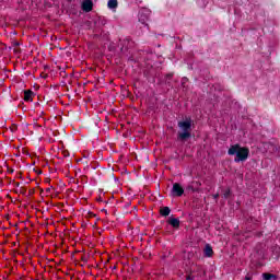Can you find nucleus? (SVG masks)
<instances>
[{"label":"nucleus","instance_id":"obj_9","mask_svg":"<svg viewBox=\"0 0 280 280\" xmlns=\"http://www.w3.org/2000/svg\"><path fill=\"white\" fill-rule=\"evenodd\" d=\"M170 213H172V209H170V207H163L160 209V214L163 218H167V215H170Z\"/></svg>","mask_w":280,"mask_h":280},{"label":"nucleus","instance_id":"obj_10","mask_svg":"<svg viewBox=\"0 0 280 280\" xmlns=\"http://www.w3.org/2000/svg\"><path fill=\"white\" fill-rule=\"evenodd\" d=\"M262 279L264 280H277V275L265 272V273H262Z\"/></svg>","mask_w":280,"mask_h":280},{"label":"nucleus","instance_id":"obj_26","mask_svg":"<svg viewBox=\"0 0 280 280\" xmlns=\"http://www.w3.org/2000/svg\"><path fill=\"white\" fill-rule=\"evenodd\" d=\"M144 78H148V72H144Z\"/></svg>","mask_w":280,"mask_h":280},{"label":"nucleus","instance_id":"obj_3","mask_svg":"<svg viewBox=\"0 0 280 280\" xmlns=\"http://www.w3.org/2000/svg\"><path fill=\"white\" fill-rule=\"evenodd\" d=\"M183 194H185V189L183 188V186H180V184L178 183L173 184L172 196L180 198Z\"/></svg>","mask_w":280,"mask_h":280},{"label":"nucleus","instance_id":"obj_19","mask_svg":"<svg viewBox=\"0 0 280 280\" xmlns=\"http://www.w3.org/2000/svg\"><path fill=\"white\" fill-rule=\"evenodd\" d=\"M173 75H174V74L168 73V74L166 75V78H168V79L171 80V78H172Z\"/></svg>","mask_w":280,"mask_h":280},{"label":"nucleus","instance_id":"obj_20","mask_svg":"<svg viewBox=\"0 0 280 280\" xmlns=\"http://www.w3.org/2000/svg\"><path fill=\"white\" fill-rule=\"evenodd\" d=\"M63 155H65V156H69V151H65V152H63Z\"/></svg>","mask_w":280,"mask_h":280},{"label":"nucleus","instance_id":"obj_4","mask_svg":"<svg viewBox=\"0 0 280 280\" xmlns=\"http://www.w3.org/2000/svg\"><path fill=\"white\" fill-rule=\"evenodd\" d=\"M150 19V10L143 9L139 12V22L145 25Z\"/></svg>","mask_w":280,"mask_h":280},{"label":"nucleus","instance_id":"obj_7","mask_svg":"<svg viewBox=\"0 0 280 280\" xmlns=\"http://www.w3.org/2000/svg\"><path fill=\"white\" fill-rule=\"evenodd\" d=\"M82 10L83 12H91L93 10V1L91 0L83 1Z\"/></svg>","mask_w":280,"mask_h":280},{"label":"nucleus","instance_id":"obj_1","mask_svg":"<svg viewBox=\"0 0 280 280\" xmlns=\"http://www.w3.org/2000/svg\"><path fill=\"white\" fill-rule=\"evenodd\" d=\"M192 124L194 120L191 117H187L185 120H179L177 122V128H179V131L177 132V141L185 143V141H189V139H191Z\"/></svg>","mask_w":280,"mask_h":280},{"label":"nucleus","instance_id":"obj_16","mask_svg":"<svg viewBox=\"0 0 280 280\" xmlns=\"http://www.w3.org/2000/svg\"><path fill=\"white\" fill-rule=\"evenodd\" d=\"M28 194H30V196H34L35 190H34V189H31V190H28Z\"/></svg>","mask_w":280,"mask_h":280},{"label":"nucleus","instance_id":"obj_13","mask_svg":"<svg viewBox=\"0 0 280 280\" xmlns=\"http://www.w3.org/2000/svg\"><path fill=\"white\" fill-rule=\"evenodd\" d=\"M223 198H225V200L229 199V198H231V189H230V188H228V189L224 190V192H223Z\"/></svg>","mask_w":280,"mask_h":280},{"label":"nucleus","instance_id":"obj_24","mask_svg":"<svg viewBox=\"0 0 280 280\" xmlns=\"http://www.w3.org/2000/svg\"><path fill=\"white\" fill-rule=\"evenodd\" d=\"M15 187H21V183H15Z\"/></svg>","mask_w":280,"mask_h":280},{"label":"nucleus","instance_id":"obj_18","mask_svg":"<svg viewBox=\"0 0 280 280\" xmlns=\"http://www.w3.org/2000/svg\"><path fill=\"white\" fill-rule=\"evenodd\" d=\"M213 198H214V200H218V198H220V195L217 194V195L213 196Z\"/></svg>","mask_w":280,"mask_h":280},{"label":"nucleus","instance_id":"obj_12","mask_svg":"<svg viewBox=\"0 0 280 280\" xmlns=\"http://www.w3.org/2000/svg\"><path fill=\"white\" fill-rule=\"evenodd\" d=\"M128 43H130V39H124L122 42H120V50L124 51L125 49H128Z\"/></svg>","mask_w":280,"mask_h":280},{"label":"nucleus","instance_id":"obj_14","mask_svg":"<svg viewBox=\"0 0 280 280\" xmlns=\"http://www.w3.org/2000/svg\"><path fill=\"white\" fill-rule=\"evenodd\" d=\"M81 261H83L84 264H86V261H89V259L86 258V256H81Z\"/></svg>","mask_w":280,"mask_h":280},{"label":"nucleus","instance_id":"obj_22","mask_svg":"<svg viewBox=\"0 0 280 280\" xmlns=\"http://www.w3.org/2000/svg\"><path fill=\"white\" fill-rule=\"evenodd\" d=\"M186 280H194L191 276H187Z\"/></svg>","mask_w":280,"mask_h":280},{"label":"nucleus","instance_id":"obj_25","mask_svg":"<svg viewBox=\"0 0 280 280\" xmlns=\"http://www.w3.org/2000/svg\"><path fill=\"white\" fill-rule=\"evenodd\" d=\"M19 45H20L19 42H16V43L14 44L15 47H19Z\"/></svg>","mask_w":280,"mask_h":280},{"label":"nucleus","instance_id":"obj_27","mask_svg":"<svg viewBox=\"0 0 280 280\" xmlns=\"http://www.w3.org/2000/svg\"><path fill=\"white\" fill-rule=\"evenodd\" d=\"M37 174H43V171H37Z\"/></svg>","mask_w":280,"mask_h":280},{"label":"nucleus","instance_id":"obj_8","mask_svg":"<svg viewBox=\"0 0 280 280\" xmlns=\"http://www.w3.org/2000/svg\"><path fill=\"white\" fill-rule=\"evenodd\" d=\"M203 253H205L206 257H213V247H211V245L207 244L203 249Z\"/></svg>","mask_w":280,"mask_h":280},{"label":"nucleus","instance_id":"obj_11","mask_svg":"<svg viewBox=\"0 0 280 280\" xmlns=\"http://www.w3.org/2000/svg\"><path fill=\"white\" fill-rule=\"evenodd\" d=\"M117 5H119L117 0H109L107 3V8H109V10H115V8H117Z\"/></svg>","mask_w":280,"mask_h":280},{"label":"nucleus","instance_id":"obj_15","mask_svg":"<svg viewBox=\"0 0 280 280\" xmlns=\"http://www.w3.org/2000/svg\"><path fill=\"white\" fill-rule=\"evenodd\" d=\"M26 191H27V189H25V188H21V189H20V194L25 195Z\"/></svg>","mask_w":280,"mask_h":280},{"label":"nucleus","instance_id":"obj_6","mask_svg":"<svg viewBox=\"0 0 280 280\" xmlns=\"http://www.w3.org/2000/svg\"><path fill=\"white\" fill-rule=\"evenodd\" d=\"M167 224H170L173 229H175L176 231H178V229H180V220L176 219V218H170L167 220Z\"/></svg>","mask_w":280,"mask_h":280},{"label":"nucleus","instance_id":"obj_23","mask_svg":"<svg viewBox=\"0 0 280 280\" xmlns=\"http://www.w3.org/2000/svg\"><path fill=\"white\" fill-rule=\"evenodd\" d=\"M253 278H250L249 276L245 277V280H252Z\"/></svg>","mask_w":280,"mask_h":280},{"label":"nucleus","instance_id":"obj_17","mask_svg":"<svg viewBox=\"0 0 280 280\" xmlns=\"http://www.w3.org/2000/svg\"><path fill=\"white\" fill-rule=\"evenodd\" d=\"M15 130H18V127L16 125H13L12 132H15Z\"/></svg>","mask_w":280,"mask_h":280},{"label":"nucleus","instance_id":"obj_2","mask_svg":"<svg viewBox=\"0 0 280 280\" xmlns=\"http://www.w3.org/2000/svg\"><path fill=\"white\" fill-rule=\"evenodd\" d=\"M229 156H235L234 163H244L248 161L250 149L248 147H242L240 144H232L228 150Z\"/></svg>","mask_w":280,"mask_h":280},{"label":"nucleus","instance_id":"obj_21","mask_svg":"<svg viewBox=\"0 0 280 280\" xmlns=\"http://www.w3.org/2000/svg\"><path fill=\"white\" fill-rule=\"evenodd\" d=\"M51 191V188H46V194H49Z\"/></svg>","mask_w":280,"mask_h":280},{"label":"nucleus","instance_id":"obj_5","mask_svg":"<svg viewBox=\"0 0 280 280\" xmlns=\"http://www.w3.org/2000/svg\"><path fill=\"white\" fill-rule=\"evenodd\" d=\"M34 97H36V94L32 90H25L24 91V102H34Z\"/></svg>","mask_w":280,"mask_h":280}]
</instances>
